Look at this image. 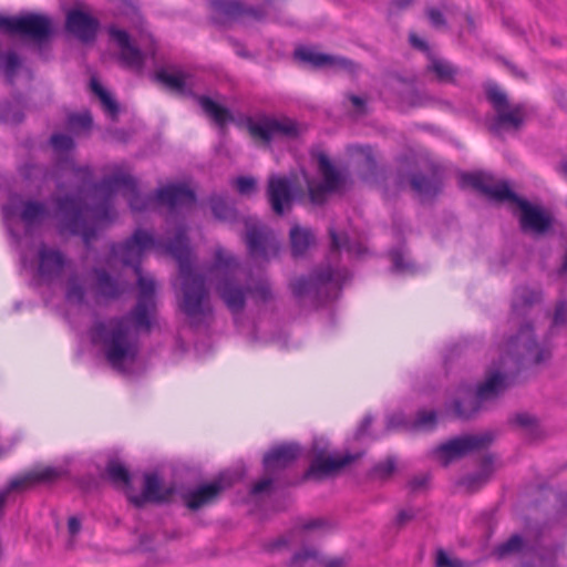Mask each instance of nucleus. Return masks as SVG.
Instances as JSON below:
<instances>
[{
  "label": "nucleus",
  "mask_w": 567,
  "mask_h": 567,
  "mask_svg": "<svg viewBox=\"0 0 567 567\" xmlns=\"http://www.w3.org/2000/svg\"><path fill=\"white\" fill-rule=\"evenodd\" d=\"M173 239L164 241L146 230L136 229L125 241L111 246L112 258L132 267L137 276V301L124 316L96 321L90 330V337L94 344L101 347L107 363L120 372H125V365L136 361L140 353L138 332L151 331L156 311L155 282L142 276V257L150 248H161L169 254L167 245Z\"/></svg>",
  "instance_id": "nucleus-1"
},
{
  "label": "nucleus",
  "mask_w": 567,
  "mask_h": 567,
  "mask_svg": "<svg viewBox=\"0 0 567 567\" xmlns=\"http://www.w3.org/2000/svg\"><path fill=\"white\" fill-rule=\"evenodd\" d=\"M120 189H123V196L134 212L151 210L158 204L156 193L142 195L138 192L137 182L134 177L127 174H114L94 184V190L102 194L104 199L92 209H89L83 200L78 197L66 195L55 198L56 217L61 230L81 236L89 248L91 241L96 237V227L94 223L87 219L89 210L96 220H107L111 214L112 198Z\"/></svg>",
  "instance_id": "nucleus-2"
},
{
  "label": "nucleus",
  "mask_w": 567,
  "mask_h": 567,
  "mask_svg": "<svg viewBox=\"0 0 567 567\" xmlns=\"http://www.w3.org/2000/svg\"><path fill=\"white\" fill-rule=\"evenodd\" d=\"M167 250L178 262L182 280L179 309L192 321V324L197 326L205 318L212 316L213 307L205 277L193 270L192 254L184 227L177 229L174 239L167 245Z\"/></svg>",
  "instance_id": "nucleus-3"
},
{
  "label": "nucleus",
  "mask_w": 567,
  "mask_h": 567,
  "mask_svg": "<svg viewBox=\"0 0 567 567\" xmlns=\"http://www.w3.org/2000/svg\"><path fill=\"white\" fill-rule=\"evenodd\" d=\"M350 279L348 269H334L331 265L315 269L309 277H299L290 282L293 297L300 305L318 307L339 296L342 285Z\"/></svg>",
  "instance_id": "nucleus-4"
},
{
  "label": "nucleus",
  "mask_w": 567,
  "mask_h": 567,
  "mask_svg": "<svg viewBox=\"0 0 567 567\" xmlns=\"http://www.w3.org/2000/svg\"><path fill=\"white\" fill-rule=\"evenodd\" d=\"M209 272L215 280V289L219 298L233 313H239L246 306L248 286L244 285L238 275L240 267L237 259L226 250L215 251L214 264Z\"/></svg>",
  "instance_id": "nucleus-5"
},
{
  "label": "nucleus",
  "mask_w": 567,
  "mask_h": 567,
  "mask_svg": "<svg viewBox=\"0 0 567 567\" xmlns=\"http://www.w3.org/2000/svg\"><path fill=\"white\" fill-rule=\"evenodd\" d=\"M486 99L495 112L488 126L492 134L503 138L506 133H517L524 126L528 115L525 104H511L507 94L496 84L487 86Z\"/></svg>",
  "instance_id": "nucleus-6"
},
{
  "label": "nucleus",
  "mask_w": 567,
  "mask_h": 567,
  "mask_svg": "<svg viewBox=\"0 0 567 567\" xmlns=\"http://www.w3.org/2000/svg\"><path fill=\"white\" fill-rule=\"evenodd\" d=\"M0 29L29 39L37 44L48 42L53 35L52 20L43 14L27 13L19 17H0Z\"/></svg>",
  "instance_id": "nucleus-7"
},
{
  "label": "nucleus",
  "mask_w": 567,
  "mask_h": 567,
  "mask_svg": "<svg viewBox=\"0 0 567 567\" xmlns=\"http://www.w3.org/2000/svg\"><path fill=\"white\" fill-rule=\"evenodd\" d=\"M249 134L265 144L269 145L275 138L292 140L299 136L300 128L296 121L282 116L276 117L267 114H259L247 120Z\"/></svg>",
  "instance_id": "nucleus-8"
},
{
  "label": "nucleus",
  "mask_w": 567,
  "mask_h": 567,
  "mask_svg": "<svg viewBox=\"0 0 567 567\" xmlns=\"http://www.w3.org/2000/svg\"><path fill=\"white\" fill-rule=\"evenodd\" d=\"M508 350L518 364H540L550 358V350L535 340L529 323L523 324L518 333L511 338Z\"/></svg>",
  "instance_id": "nucleus-9"
},
{
  "label": "nucleus",
  "mask_w": 567,
  "mask_h": 567,
  "mask_svg": "<svg viewBox=\"0 0 567 567\" xmlns=\"http://www.w3.org/2000/svg\"><path fill=\"white\" fill-rule=\"evenodd\" d=\"M246 228L245 241L250 257L269 260L270 255H277L278 241L272 231L254 217H243Z\"/></svg>",
  "instance_id": "nucleus-10"
},
{
  "label": "nucleus",
  "mask_w": 567,
  "mask_h": 567,
  "mask_svg": "<svg viewBox=\"0 0 567 567\" xmlns=\"http://www.w3.org/2000/svg\"><path fill=\"white\" fill-rule=\"evenodd\" d=\"M16 215H19L24 224L25 233H31L34 227L40 226L50 216V212L44 203L38 200H22L18 205L12 198L8 205L3 206L7 228L10 235L18 241L19 234L14 231L11 224V218Z\"/></svg>",
  "instance_id": "nucleus-11"
},
{
  "label": "nucleus",
  "mask_w": 567,
  "mask_h": 567,
  "mask_svg": "<svg viewBox=\"0 0 567 567\" xmlns=\"http://www.w3.org/2000/svg\"><path fill=\"white\" fill-rule=\"evenodd\" d=\"M494 441L489 431L454 437L436 447L435 453L446 466L450 462L462 458L472 452L487 449Z\"/></svg>",
  "instance_id": "nucleus-12"
},
{
  "label": "nucleus",
  "mask_w": 567,
  "mask_h": 567,
  "mask_svg": "<svg viewBox=\"0 0 567 567\" xmlns=\"http://www.w3.org/2000/svg\"><path fill=\"white\" fill-rule=\"evenodd\" d=\"M393 183L398 190L410 186L423 199L435 197L442 189V179L436 171H432L429 174L421 172L405 174L399 171L393 176Z\"/></svg>",
  "instance_id": "nucleus-13"
},
{
  "label": "nucleus",
  "mask_w": 567,
  "mask_h": 567,
  "mask_svg": "<svg viewBox=\"0 0 567 567\" xmlns=\"http://www.w3.org/2000/svg\"><path fill=\"white\" fill-rule=\"evenodd\" d=\"M234 478L230 474H221L217 480L212 483L199 485L195 488L188 489L182 494V498L192 511L214 503L220 493L227 487L231 486Z\"/></svg>",
  "instance_id": "nucleus-14"
},
{
  "label": "nucleus",
  "mask_w": 567,
  "mask_h": 567,
  "mask_svg": "<svg viewBox=\"0 0 567 567\" xmlns=\"http://www.w3.org/2000/svg\"><path fill=\"white\" fill-rule=\"evenodd\" d=\"M507 203L516 205L519 209V223L523 230L544 234L550 228L551 219L539 206L530 204L516 193H514V198H509Z\"/></svg>",
  "instance_id": "nucleus-15"
},
{
  "label": "nucleus",
  "mask_w": 567,
  "mask_h": 567,
  "mask_svg": "<svg viewBox=\"0 0 567 567\" xmlns=\"http://www.w3.org/2000/svg\"><path fill=\"white\" fill-rule=\"evenodd\" d=\"M462 185L485 194L488 198L503 203L514 198V192L506 182L494 183L493 178L484 173L463 174Z\"/></svg>",
  "instance_id": "nucleus-16"
},
{
  "label": "nucleus",
  "mask_w": 567,
  "mask_h": 567,
  "mask_svg": "<svg viewBox=\"0 0 567 567\" xmlns=\"http://www.w3.org/2000/svg\"><path fill=\"white\" fill-rule=\"evenodd\" d=\"M462 185L485 194L488 198L503 203L514 198V192L506 182L494 183L493 178L484 173L463 174Z\"/></svg>",
  "instance_id": "nucleus-17"
},
{
  "label": "nucleus",
  "mask_w": 567,
  "mask_h": 567,
  "mask_svg": "<svg viewBox=\"0 0 567 567\" xmlns=\"http://www.w3.org/2000/svg\"><path fill=\"white\" fill-rule=\"evenodd\" d=\"M91 272V291L96 303L116 300L125 292L124 282L111 276L105 269L95 267Z\"/></svg>",
  "instance_id": "nucleus-18"
},
{
  "label": "nucleus",
  "mask_w": 567,
  "mask_h": 567,
  "mask_svg": "<svg viewBox=\"0 0 567 567\" xmlns=\"http://www.w3.org/2000/svg\"><path fill=\"white\" fill-rule=\"evenodd\" d=\"M156 81L181 95H193L194 76L182 66L171 64L159 68L154 74Z\"/></svg>",
  "instance_id": "nucleus-19"
},
{
  "label": "nucleus",
  "mask_w": 567,
  "mask_h": 567,
  "mask_svg": "<svg viewBox=\"0 0 567 567\" xmlns=\"http://www.w3.org/2000/svg\"><path fill=\"white\" fill-rule=\"evenodd\" d=\"M301 455V447L296 443L280 444L265 454L262 463L265 473L277 475L293 464Z\"/></svg>",
  "instance_id": "nucleus-20"
},
{
  "label": "nucleus",
  "mask_w": 567,
  "mask_h": 567,
  "mask_svg": "<svg viewBox=\"0 0 567 567\" xmlns=\"http://www.w3.org/2000/svg\"><path fill=\"white\" fill-rule=\"evenodd\" d=\"M268 200L277 215H282L291 208L295 199L292 182L287 177L272 175L268 179Z\"/></svg>",
  "instance_id": "nucleus-21"
},
{
  "label": "nucleus",
  "mask_w": 567,
  "mask_h": 567,
  "mask_svg": "<svg viewBox=\"0 0 567 567\" xmlns=\"http://www.w3.org/2000/svg\"><path fill=\"white\" fill-rule=\"evenodd\" d=\"M512 384V379L507 373L499 369H489L485 380L476 386L474 393L485 406L487 403L496 401Z\"/></svg>",
  "instance_id": "nucleus-22"
},
{
  "label": "nucleus",
  "mask_w": 567,
  "mask_h": 567,
  "mask_svg": "<svg viewBox=\"0 0 567 567\" xmlns=\"http://www.w3.org/2000/svg\"><path fill=\"white\" fill-rule=\"evenodd\" d=\"M453 415L461 420H468L485 409L470 385H461L455 396L446 405Z\"/></svg>",
  "instance_id": "nucleus-23"
},
{
  "label": "nucleus",
  "mask_w": 567,
  "mask_h": 567,
  "mask_svg": "<svg viewBox=\"0 0 567 567\" xmlns=\"http://www.w3.org/2000/svg\"><path fill=\"white\" fill-rule=\"evenodd\" d=\"M63 474L64 471L61 468L45 467L12 480L6 489L0 491V519L2 518L3 506L10 492L27 488L38 482L50 483L60 478Z\"/></svg>",
  "instance_id": "nucleus-24"
},
{
  "label": "nucleus",
  "mask_w": 567,
  "mask_h": 567,
  "mask_svg": "<svg viewBox=\"0 0 567 567\" xmlns=\"http://www.w3.org/2000/svg\"><path fill=\"white\" fill-rule=\"evenodd\" d=\"M359 457L360 454H346L343 456L328 455L323 457H313L310 462L309 468L305 474V477H315L320 480L323 477L332 476Z\"/></svg>",
  "instance_id": "nucleus-25"
},
{
  "label": "nucleus",
  "mask_w": 567,
  "mask_h": 567,
  "mask_svg": "<svg viewBox=\"0 0 567 567\" xmlns=\"http://www.w3.org/2000/svg\"><path fill=\"white\" fill-rule=\"evenodd\" d=\"M109 34L120 48L122 63L130 69L141 71L144 66L145 53L132 44L130 34L115 27L109 29Z\"/></svg>",
  "instance_id": "nucleus-26"
},
{
  "label": "nucleus",
  "mask_w": 567,
  "mask_h": 567,
  "mask_svg": "<svg viewBox=\"0 0 567 567\" xmlns=\"http://www.w3.org/2000/svg\"><path fill=\"white\" fill-rule=\"evenodd\" d=\"M65 28L82 42H90L96 37L99 21L89 13L73 9L66 14Z\"/></svg>",
  "instance_id": "nucleus-27"
},
{
  "label": "nucleus",
  "mask_w": 567,
  "mask_h": 567,
  "mask_svg": "<svg viewBox=\"0 0 567 567\" xmlns=\"http://www.w3.org/2000/svg\"><path fill=\"white\" fill-rule=\"evenodd\" d=\"M38 258V274L47 281L60 277L68 262L65 256L59 249L48 247L44 244L39 248Z\"/></svg>",
  "instance_id": "nucleus-28"
},
{
  "label": "nucleus",
  "mask_w": 567,
  "mask_h": 567,
  "mask_svg": "<svg viewBox=\"0 0 567 567\" xmlns=\"http://www.w3.org/2000/svg\"><path fill=\"white\" fill-rule=\"evenodd\" d=\"M158 204L174 210L181 207L193 206L196 202L195 193L184 184H173L156 190Z\"/></svg>",
  "instance_id": "nucleus-29"
},
{
  "label": "nucleus",
  "mask_w": 567,
  "mask_h": 567,
  "mask_svg": "<svg viewBox=\"0 0 567 567\" xmlns=\"http://www.w3.org/2000/svg\"><path fill=\"white\" fill-rule=\"evenodd\" d=\"M209 6L216 24L226 25L243 19L244 2L240 0H209Z\"/></svg>",
  "instance_id": "nucleus-30"
},
{
  "label": "nucleus",
  "mask_w": 567,
  "mask_h": 567,
  "mask_svg": "<svg viewBox=\"0 0 567 567\" xmlns=\"http://www.w3.org/2000/svg\"><path fill=\"white\" fill-rule=\"evenodd\" d=\"M172 493V488H164L162 486L161 480L156 474H145L142 495L132 496L131 502L137 507L142 506L145 502L162 503L167 501Z\"/></svg>",
  "instance_id": "nucleus-31"
},
{
  "label": "nucleus",
  "mask_w": 567,
  "mask_h": 567,
  "mask_svg": "<svg viewBox=\"0 0 567 567\" xmlns=\"http://www.w3.org/2000/svg\"><path fill=\"white\" fill-rule=\"evenodd\" d=\"M330 237V255L329 258H334L341 249H344L351 255L360 256L363 254L364 248L360 244H352L347 234H339L333 226L328 229Z\"/></svg>",
  "instance_id": "nucleus-32"
},
{
  "label": "nucleus",
  "mask_w": 567,
  "mask_h": 567,
  "mask_svg": "<svg viewBox=\"0 0 567 567\" xmlns=\"http://www.w3.org/2000/svg\"><path fill=\"white\" fill-rule=\"evenodd\" d=\"M198 104L203 109V111L212 117L215 123L219 126H224L226 123L231 122L234 120L230 111L216 103L208 96L205 95H195Z\"/></svg>",
  "instance_id": "nucleus-33"
},
{
  "label": "nucleus",
  "mask_w": 567,
  "mask_h": 567,
  "mask_svg": "<svg viewBox=\"0 0 567 567\" xmlns=\"http://www.w3.org/2000/svg\"><path fill=\"white\" fill-rule=\"evenodd\" d=\"M542 300V291L529 287H518L515 289L513 299V311L523 315L525 308H529Z\"/></svg>",
  "instance_id": "nucleus-34"
},
{
  "label": "nucleus",
  "mask_w": 567,
  "mask_h": 567,
  "mask_svg": "<svg viewBox=\"0 0 567 567\" xmlns=\"http://www.w3.org/2000/svg\"><path fill=\"white\" fill-rule=\"evenodd\" d=\"M492 460L485 458L482 470L477 473L470 474L460 480L458 485L463 487L467 493H474L484 486L492 473Z\"/></svg>",
  "instance_id": "nucleus-35"
},
{
  "label": "nucleus",
  "mask_w": 567,
  "mask_h": 567,
  "mask_svg": "<svg viewBox=\"0 0 567 567\" xmlns=\"http://www.w3.org/2000/svg\"><path fill=\"white\" fill-rule=\"evenodd\" d=\"M87 288L84 278L74 274L66 280L65 299L69 303L82 306L85 303Z\"/></svg>",
  "instance_id": "nucleus-36"
},
{
  "label": "nucleus",
  "mask_w": 567,
  "mask_h": 567,
  "mask_svg": "<svg viewBox=\"0 0 567 567\" xmlns=\"http://www.w3.org/2000/svg\"><path fill=\"white\" fill-rule=\"evenodd\" d=\"M291 251L295 257L302 256L315 241V235L308 228L298 225L290 229Z\"/></svg>",
  "instance_id": "nucleus-37"
},
{
  "label": "nucleus",
  "mask_w": 567,
  "mask_h": 567,
  "mask_svg": "<svg viewBox=\"0 0 567 567\" xmlns=\"http://www.w3.org/2000/svg\"><path fill=\"white\" fill-rule=\"evenodd\" d=\"M427 72L434 73L436 80L442 83H454L458 73L457 68L446 60L430 56L426 66Z\"/></svg>",
  "instance_id": "nucleus-38"
},
{
  "label": "nucleus",
  "mask_w": 567,
  "mask_h": 567,
  "mask_svg": "<svg viewBox=\"0 0 567 567\" xmlns=\"http://www.w3.org/2000/svg\"><path fill=\"white\" fill-rule=\"evenodd\" d=\"M319 168L323 176V185L327 186L332 193L338 190L339 187L343 184V178L341 174L336 169V167L331 164L329 158L321 154L318 158Z\"/></svg>",
  "instance_id": "nucleus-39"
},
{
  "label": "nucleus",
  "mask_w": 567,
  "mask_h": 567,
  "mask_svg": "<svg viewBox=\"0 0 567 567\" xmlns=\"http://www.w3.org/2000/svg\"><path fill=\"white\" fill-rule=\"evenodd\" d=\"M105 475L107 480L116 486H128L131 484L128 470L116 460H110L107 462Z\"/></svg>",
  "instance_id": "nucleus-40"
},
{
  "label": "nucleus",
  "mask_w": 567,
  "mask_h": 567,
  "mask_svg": "<svg viewBox=\"0 0 567 567\" xmlns=\"http://www.w3.org/2000/svg\"><path fill=\"white\" fill-rule=\"evenodd\" d=\"M295 58L315 68L326 66L331 61V55L317 52L310 48L301 47L295 51Z\"/></svg>",
  "instance_id": "nucleus-41"
},
{
  "label": "nucleus",
  "mask_w": 567,
  "mask_h": 567,
  "mask_svg": "<svg viewBox=\"0 0 567 567\" xmlns=\"http://www.w3.org/2000/svg\"><path fill=\"white\" fill-rule=\"evenodd\" d=\"M92 92L100 99L102 106L106 113L112 117H116L120 107L117 102L111 96V94L101 85V83L92 79L90 82Z\"/></svg>",
  "instance_id": "nucleus-42"
},
{
  "label": "nucleus",
  "mask_w": 567,
  "mask_h": 567,
  "mask_svg": "<svg viewBox=\"0 0 567 567\" xmlns=\"http://www.w3.org/2000/svg\"><path fill=\"white\" fill-rule=\"evenodd\" d=\"M210 208L214 216L224 221H235L237 220V212L236 209L226 203V200L220 196H212L210 197Z\"/></svg>",
  "instance_id": "nucleus-43"
},
{
  "label": "nucleus",
  "mask_w": 567,
  "mask_h": 567,
  "mask_svg": "<svg viewBox=\"0 0 567 567\" xmlns=\"http://www.w3.org/2000/svg\"><path fill=\"white\" fill-rule=\"evenodd\" d=\"M396 470V460L393 456H388L384 461L377 463L369 472L370 480L373 481H388Z\"/></svg>",
  "instance_id": "nucleus-44"
},
{
  "label": "nucleus",
  "mask_w": 567,
  "mask_h": 567,
  "mask_svg": "<svg viewBox=\"0 0 567 567\" xmlns=\"http://www.w3.org/2000/svg\"><path fill=\"white\" fill-rule=\"evenodd\" d=\"M526 547L524 538L517 534L512 535L506 542L498 545L495 549V555L498 558H504L508 555L519 554Z\"/></svg>",
  "instance_id": "nucleus-45"
},
{
  "label": "nucleus",
  "mask_w": 567,
  "mask_h": 567,
  "mask_svg": "<svg viewBox=\"0 0 567 567\" xmlns=\"http://www.w3.org/2000/svg\"><path fill=\"white\" fill-rule=\"evenodd\" d=\"M0 60L2 62L3 72L8 83L13 84L16 73L18 69L21 66V60L19 55L13 51H9L6 53H1Z\"/></svg>",
  "instance_id": "nucleus-46"
},
{
  "label": "nucleus",
  "mask_w": 567,
  "mask_h": 567,
  "mask_svg": "<svg viewBox=\"0 0 567 567\" xmlns=\"http://www.w3.org/2000/svg\"><path fill=\"white\" fill-rule=\"evenodd\" d=\"M23 112L17 103L4 102L0 104V122L7 124H20L23 121Z\"/></svg>",
  "instance_id": "nucleus-47"
},
{
  "label": "nucleus",
  "mask_w": 567,
  "mask_h": 567,
  "mask_svg": "<svg viewBox=\"0 0 567 567\" xmlns=\"http://www.w3.org/2000/svg\"><path fill=\"white\" fill-rule=\"evenodd\" d=\"M389 256L392 261V271L408 274L414 270V265L405 257L402 248L392 249Z\"/></svg>",
  "instance_id": "nucleus-48"
},
{
  "label": "nucleus",
  "mask_w": 567,
  "mask_h": 567,
  "mask_svg": "<svg viewBox=\"0 0 567 567\" xmlns=\"http://www.w3.org/2000/svg\"><path fill=\"white\" fill-rule=\"evenodd\" d=\"M248 293L260 302H268L272 299V291L269 281L265 278L257 280L254 286H248Z\"/></svg>",
  "instance_id": "nucleus-49"
},
{
  "label": "nucleus",
  "mask_w": 567,
  "mask_h": 567,
  "mask_svg": "<svg viewBox=\"0 0 567 567\" xmlns=\"http://www.w3.org/2000/svg\"><path fill=\"white\" fill-rule=\"evenodd\" d=\"M509 423L527 431L529 434H535L538 429L537 419L534 415L526 412L514 414L509 419Z\"/></svg>",
  "instance_id": "nucleus-50"
},
{
  "label": "nucleus",
  "mask_w": 567,
  "mask_h": 567,
  "mask_svg": "<svg viewBox=\"0 0 567 567\" xmlns=\"http://www.w3.org/2000/svg\"><path fill=\"white\" fill-rule=\"evenodd\" d=\"M92 123L93 120L89 112L70 114L66 122L69 130L74 133L89 130Z\"/></svg>",
  "instance_id": "nucleus-51"
},
{
  "label": "nucleus",
  "mask_w": 567,
  "mask_h": 567,
  "mask_svg": "<svg viewBox=\"0 0 567 567\" xmlns=\"http://www.w3.org/2000/svg\"><path fill=\"white\" fill-rule=\"evenodd\" d=\"M308 195L309 199L313 205H323L327 202L328 195L332 193L327 186L321 183H315L313 181H308Z\"/></svg>",
  "instance_id": "nucleus-52"
},
{
  "label": "nucleus",
  "mask_w": 567,
  "mask_h": 567,
  "mask_svg": "<svg viewBox=\"0 0 567 567\" xmlns=\"http://www.w3.org/2000/svg\"><path fill=\"white\" fill-rule=\"evenodd\" d=\"M436 425V413L434 411H419L414 421L411 422V430H432Z\"/></svg>",
  "instance_id": "nucleus-53"
},
{
  "label": "nucleus",
  "mask_w": 567,
  "mask_h": 567,
  "mask_svg": "<svg viewBox=\"0 0 567 567\" xmlns=\"http://www.w3.org/2000/svg\"><path fill=\"white\" fill-rule=\"evenodd\" d=\"M319 553L315 548H302L293 554L290 559V567H307L308 563L318 559Z\"/></svg>",
  "instance_id": "nucleus-54"
},
{
  "label": "nucleus",
  "mask_w": 567,
  "mask_h": 567,
  "mask_svg": "<svg viewBox=\"0 0 567 567\" xmlns=\"http://www.w3.org/2000/svg\"><path fill=\"white\" fill-rule=\"evenodd\" d=\"M74 177L79 181V189L83 190L92 184L93 173L89 166H76L74 163L70 164Z\"/></svg>",
  "instance_id": "nucleus-55"
},
{
  "label": "nucleus",
  "mask_w": 567,
  "mask_h": 567,
  "mask_svg": "<svg viewBox=\"0 0 567 567\" xmlns=\"http://www.w3.org/2000/svg\"><path fill=\"white\" fill-rule=\"evenodd\" d=\"M268 8L266 6H248L244 3L243 19L247 18L257 22H262L268 18Z\"/></svg>",
  "instance_id": "nucleus-56"
},
{
  "label": "nucleus",
  "mask_w": 567,
  "mask_h": 567,
  "mask_svg": "<svg viewBox=\"0 0 567 567\" xmlns=\"http://www.w3.org/2000/svg\"><path fill=\"white\" fill-rule=\"evenodd\" d=\"M51 145L55 152H69L74 147V141L66 134L56 133L50 138Z\"/></svg>",
  "instance_id": "nucleus-57"
},
{
  "label": "nucleus",
  "mask_w": 567,
  "mask_h": 567,
  "mask_svg": "<svg viewBox=\"0 0 567 567\" xmlns=\"http://www.w3.org/2000/svg\"><path fill=\"white\" fill-rule=\"evenodd\" d=\"M566 323H567V301L559 300L555 306L553 323H551V328H550L549 332L554 333L555 328L566 326Z\"/></svg>",
  "instance_id": "nucleus-58"
},
{
  "label": "nucleus",
  "mask_w": 567,
  "mask_h": 567,
  "mask_svg": "<svg viewBox=\"0 0 567 567\" xmlns=\"http://www.w3.org/2000/svg\"><path fill=\"white\" fill-rule=\"evenodd\" d=\"M327 65L336 68V69L344 70L349 73H355L359 69L358 64L354 63L353 61L342 58V56H334V55H331V61H329V63Z\"/></svg>",
  "instance_id": "nucleus-59"
},
{
  "label": "nucleus",
  "mask_w": 567,
  "mask_h": 567,
  "mask_svg": "<svg viewBox=\"0 0 567 567\" xmlns=\"http://www.w3.org/2000/svg\"><path fill=\"white\" fill-rule=\"evenodd\" d=\"M436 567H467V565L454 557H450L444 550L440 549L436 554Z\"/></svg>",
  "instance_id": "nucleus-60"
},
{
  "label": "nucleus",
  "mask_w": 567,
  "mask_h": 567,
  "mask_svg": "<svg viewBox=\"0 0 567 567\" xmlns=\"http://www.w3.org/2000/svg\"><path fill=\"white\" fill-rule=\"evenodd\" d=\"M278 480L279 478L277 475L266 474V477H264L262 480L252 485L251 494L258 495L268 492L272 487V485L278 482Z\"/></svg>",
  "instance_id": "nucleus-61"
},
{
  "label": "nucleus",
  "mask_w": 567,
  "mask_h": 567,
  "mask_svg": "<svg viewBox=\"0 0 567 567\" xmlns=\"http://www.w3.org/2000/svg\"><path fill=\"white\" fill-rule=\"evenodd\" d=\"M236 188L241 195H248L256 188V181L252 177L240 176L236 179Z\"/></svg>",
  "instance_id": "nucleus-62"
},
{
  "label": "nucleus",
  "mask_w": 567,
  "mask_h": 567,
  "mask_svg": "<svg viewBox=\"0 0 567 567\" xmlns=\"http://www.w3.org/2000/svg\"><path fill=\"white\" fill-rule=\"evenodd\" d=\"M351 151L361 155L364 158V164L368 168L372 169L375 167V161L373 157L372 148L370 146H352Z\"/></svg>",
  "instance_id": "nucleus-63"
},
{
  "label": "nucleus",
  "mask_w": 567,
  "mask_h": 567,
  "mask_svg": "<svg viewBox=\"0 0 567 567\" xmlns=\"http://www.w3.org/2000/svg\"><path fill=\"white\" fill-rule=\"evenodd\" d=\"M329 445L323 439H316L310 450V458L328 456Z\"/></svg>",
  "instance_id": "nucleus-64"
}]
</instances>
